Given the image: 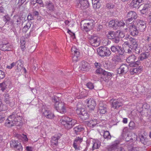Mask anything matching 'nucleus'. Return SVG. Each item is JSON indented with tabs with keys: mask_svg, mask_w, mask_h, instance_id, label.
<instances>
[{
	"mask_svg": "<svg viewBox=\"0 0 151 151\" xmlns=\"http://www.w3.org/2000/svg\"><path fill=\"white\" fill-rule=\"evenodd\" d=\"M3 99L6 104H8L10 106L12 107L14 105V102H11L10 100L9 95V94H5L3 95Z\"/></svg>",
	"mask_w": 151,
	"mask_h": 151,
	"instance_id": "nucleus-23",
	"label": "nucleus"
},
{
	"mask_svg": "<svg viewBox=\"0 0 151 151\" xmlns=\"http://www.w3.org/2000/svg\"><path fill=\"white\" fill-rule=\"evenodd\" d=\"M0 50L4 51H10L13 50V46L9 43L0 45Z\"/></svg>",
	"mask_w": 151,
	"mask_h": 151,
	"instance_id": "nucleus-15",
	"label": "nucleus"
},
{
	"mask_svg": "<svg viewBox=\"0 0 151 151\" xmlns=\"http://www.w3.org/2000/svg\"><path fill=\"white\" fill-rule=\"evenodd\" d=\"M111 51L113 52L117 53L118 55L124 56L125 50L121 46L119 45H112L111 47Z\"/></svg>",
	"mask_w": 151,
	"mask_h": 151,
	"instance_id": "nucleus-5",
	"label": "nucleus"
},
{
	"mask_svg": "<svg viewBox=\"0 0 151 151\" xmlns=\"http://www.w3.org/2000/svg\"><path fill=\"white\" fill-rule=\"evenodd\" d=\"M112 41L116 43H118L119 41V38L118 33L112 39Z\"/></svg>",
	"mask_w": 151,
	"mask_h": 151,
	"instance_id": "nucleus-44",
	"label": "nucleus"
},
{
	"mask_svg": "<svg viewBox=\"0 0 151 151\" xmlns=\"http://www.w3.org/2000/svg\"><path fill=\"white\" fill-rule=\"evenodd\" d=\"M8 24H10L11 27H15L16 26L15 24L14 21H13V19L12 18V19L9 20L8 22Z\"/></svg>",
	"mask_w": 151,
	"mask_h": 151,
	"instance_id": "nucleus-56",
	"label": "nucleus"
},
{
	"mask_svg": "<svg viewBox=\"0 0 151 151\" xmlns=\"http://www.w3.org/2000/svg\"><path fill=\"white\" fill-rule=\"evenodd\" d=\"M13 19L16 26L17 27L19 26L21 22V17L20 16L17 14L15 15L13 17Z\"/></svg>",
	"mask_w": 151,
	"mask_h": 151,
	"instance_id": "nucleus-26",
	"label": "nucleus"
},
{
	"mask_svg": "<svg viewBox=\"0 0 151 151\" xmlns=\"http://www.w3.org/2000/svg\"><path fill=\"white\" fill-rule=\"evenodd\" d=\"M129 41L131 43L130 46L132 47L133 51L135 53L139 54L142 52V50H141V48L136 40L133 38L130 39Z\"/></svg>",
	"mask_w": 151,
	"mask_h": 151,
	"instance_id": "nucleus-3",
	"label": "nucleus"
},
{
	"mask_svg": "<svg viewBox=\"0 0 151 151\" xmlns=\"http://www.w3.org/2000/svg\"><path fill=\"white\" fill-rule=\"evenodd\" d=\"M17 63V66L23 68V61L21 60H19L17 61L16 63Z\"/></svg>",
	"mask_w": 151,
	"mask_h": 151,
	"instance_id": "nucleus-49",
	"label": "nucleus"
},
{
	"mask_svg": "<svg viewBox=\"0 0 151 151\" xmlns=\"http://www.w3.org/2000/svg\"><path fill=\"white\" fill-rule=\"evenodd\" d=\"M74 55L72 57V60L73 62H77L78 60V57L79 56V53L76 51H74Z\"/></svg>",
	"mask_w": 151,
	"mask_h": 151,
	"instance_id": "nucleus-39",
	"label": "nucleus"
},
{
	"mask_svg": "<svg viewBox=\"0 0 151 151\" xmlns=\"http://www.w3.org/2000/svg\"><path fill=\"white\" fill-rule=\"evenodd\" d=\"M14 148L16 151H22V146L19 142L18 143V144Z\"/></svg>",
	"mask_w": 151,
	"mask_h": 151,
	"instance_id": "nucleus-45",
	"label": "nucleus"
},
{
	"mask_svg": "<svg viewBox=\"0 0 151 151\" xmlns=\"http://www.w3.org/2000/svg\"><path fill=\"white\" fill-rule=\"evenodd\" d=\"M88 0H78L77 1L76 6L82 9H85L89 6Z\"/></svg>",
	"mask_w": 151,
	"mask_h": 151,
	"instance_id": "nucleus-10",
	"label": "nucleus"
},
{
	"mask_svg": "<svg viewBox=\"0 0 151 151\" xmlns=\"http://www.w3.org/2000/svg\"><path fill=\"white\" fill-rule=\"evenodd\" d=\"M129 127L130 129H133L136 128L135 123L132 121H131L129 124Z\"/></svg>",
	"mask_w": 151,
	"mask_h": 151,
	"instance_id": "nucleus-50",
	"label": "nucleus"
},
{
	"mask_svg": "<svg viewBox=\"0 0 151 151\" xmlns=\"http://www.w3.org/2000/svg\"><path fill=\"white\" fill-rule=\"evenodd\" d=\"M114 6V5L113 4L111 3H110L106 4V7L109 9H113Z\"/></svg>",
	"mask_w": 151,
	"mask_h": 151,
	"instance_id": "nucleus-59",
	"label": "nucleus"
},
{
	"mask_svg": "<svg viewBox=\"0 0 151 151\" xmlns=\"http://www.w3.org/2000/svg\"><path fill=\"white\" fill-rule=\"evenodd\" d=\"M130 35L133 36H136L139 34V31L137 27L134 23L131 24L128 26Z\"/></svg>",
	"mask_w": 151,
	"mask_h": 151,
	"instance_id": "nucleus-13",
	"label": "nucleus"
},
{
	"mask_svg": "<svg viewBox=\"0 0 151 151\" xmlns=\"http://www.w3.org/2000/svg\"><path fill=\"white\" fill-rule=\"evenodd\" d=\"M103 137L105 139L107 140L110 139L111 138V135L109 131H104V132Z\"/></svg>",
	"mask_w": 151,
	"mask_h": 151,
	"instance_id": "nucleus-41",
	"label": "nucleus"
},
{
	"mask_svg": "<svg viewBox=\"0 0 151 151\" xmlns=\"http://www.w3.org/2000/svg\"><path fill=\"white\" fill-rule=\"evenodd\" d=\"M142 1V0H132L131 4L133 7L138 8L140 6Z\"/></svg>",
	"mask_w": 151,
	"mask_h": 151,
	"instance_id": "nucleus-28",
	"label": "nucleus"
},
{
	"mask_svg": "<svg viewBox=\"0 0 151 151\" xmlns=\"http://www.w3.org/2000/svg\"><path fill=\"white\" fill-rule=\"evenodd\" d=\"M93 144L92 150L99 149L101 145L100 142L98 140H96L93 142Z\"/></svg>",
	"mask_w": 151,
	"mask_h": 151,
	"instance_id": "nucleus-35",
	"label": "nucleus"
},
{
	"mask_svg": "<svg viewBox=\"0 0 151 151\" xmlns=\"http://www.w3.org/2000/svg\"><path fill=\"white\" fill-rule=\"evenodd\" d=\"M73 129L75 133L78 134H79V132L83 131L84 128L82 126L79 125L75 127Z\"/></svg>",
	"mask_w": 151,
	"mask_h": 151,
	"instance_id": "nucleus-33",
	"label": "nucleus"
},
{
	"mask_svg": "<svg viewBox=\"0 0 151 151\" xmlns=\"http://www.w3.org/2000/svg\"><path fill=\"white\" fill-rule=\"evenodd\" d=\"M88 38L89 39V42L92 46L97 47L100 45V39L98 36L92 35Z\"/></svg>",
	"mask_w": 151,
	"mask_h": 151,
	"instance_id": "nucleus-7",
	"label": "nucleus"
},
{
	"mask_svg": "<svg viewBox=\"0 0 151 151\" xmlns=\"http://www.w3.org/2000/svg\"><path fill=\"white\" fill-rule=\"evenodd\" d=\"M116 21L112 20L109 22V26L113 28H115L117 27V24L116 23Z\"/></svg>",
	"mask_w": 151,
	"mask_h": 151,
	"instance_id": "nucleus-40",
	"label": "nucleus"
},
{
	"mask_svg": "<svg viewBox=\"0 0 151 151\" xmlns=\"http://www.w3.org/2000/svg\"><path fill=\"white\" fill-rule=\"evenodd\" d=\"M136 23V25L138 31L141 32H144L147 27L145 22L142 20L138 19Z\"/></svg>",
	"mask_w": 151,
	"mask_h": 151,
	"instance_id": "nucleus-11",
	"label": "nucleus"
},
{
	"mask_svg": "<svg viewBox=\"0 0 151 151\" xmlns=\"http://www.w3.org/2000/svg\"><path fill=\"white\" fill-rule=\"evenodd\" d=\"M116 23L117 24V26H118V27L123 26L125 24V23L123 21H116Z\"/></svg>",
	"mask_w": 151,
	"mask_h": 151,
	"instance_id": "nucleus-54",
	"label": "nucleus"
},
{
	"mask_svg": "<svg viewBox=\"0 0 151 151\" xmlns=\"http://www.w3.org/2000/svg\"><path fill=\"white\" fill-rule=\"evenodd\" d=\"M129 67L126 64H123L121 65L117 70V73L119 74H124L129 70Z\"/></svg>",
	"mask_w": 151,
	"mask_h": 151,
	"instance_id": "nucleus-14",
	"label": "nucleus"
},
{
	"mask_svg": "<svg viewBox=\"0 0 151 151\" xmlns=\"http://www.w3.org/2000/svg\"><path fill=\"white\" fill-rule=\"evenodd\" d=\"M118 33V32L114 31L109 32L106 36L107 38L109 39L112 40L113 37L116 35Z\"/></svg>",
	"mask_w": 151,
	"mask_h": 151,
	"instance_id": "nucleus-36",
	"label": "nucleus"
},
{
	"mask_svg": "<svg viewBox=\"0 0 151 151\" xmlns=\"http://www.w3.org/2000/svg\"><path fill=\"white\" fill-rule=\"evenodd\" d=\"M97 51L98 54L101 57L109 56L111 54L109 49L105 46L100 47L98 48Z\"/></svg>",
	"mask_w": 151,
	"mask_h": 151,
	"instance_id": "nucleus-4",
	"label": "nucleus"
},
{
	"mask_svg": "<svg viewBox=\"0 0 151 151\" xmlns=\"http://www.w3.org/2000/svg\"><path fill=\"white\" fill-rule=\"evenodd\" d=\"M79 68L81 71L86 72L89 71L91 69L90 65L87 62L83 61L81 62V65Z\"/></svg>",
	"mask_w": 151,
	"mask_h": 151,
	"instance_id": "nucleus-16",
	"label": "nucleus"
},
{
	"mask_svg": "<svg viewBox=\"0 0 151 151\" xmlns=\"http://www.w3.org/2000/svg\"><path fill=\"white\" fill-rule=\"evenodd\" d=\"M136 58V56L134 54H132L128 57L126 61L128 63L131 64L134 63Z\"/></svg>",
	"mask_w": 151,
	"mask_h": 151,
	"instance_id": "nucleus-31",
	"label": "nucleus"
},
{
	"mask_svg": "<svg viewBox=\"0 0 151 151\" xmlns=\"http://www.w3.org/2000/svg\"><path fill=\"white\" fill-rule=\"evenodd\" d=\"M59 136H54L51 138V142L52 145L56 146L58 145V140L60 139Z\"/></svg>",
	"mask_w": 151,
	"mask_h": 151,
	"instance_id": "nucleus-37",
	"label": "nucleus"
},
{
	"mask_svg": "<svg viewBox=\"0 0 151 151\" xmlns=\"http://www.w3.org/2000/svg\"><path fill=\"white\" fill-rule=\"evenodd\" d=\"M4 20L6 22H8L10 19V18L8 15H5L3 17Z\"/></svg>",
	"mask_w": 151,
	"mask_h": 151,
	"instance_id": "nucleus-57",
	"label": "nucleus"
},
{
	"mask_svg": "<svg viewBox=\"0 0 151 151\" xmlns=\"http://www.w3.org/2000/svg\"><path fill=\"white\" fill-rule=\"evenodd\" d=\"M16 62H13L12 64L9 65H7L6 66V68L9 69H11L14 66L16 65Z\"/></svg>",
	"mask_w": 151,
	"mask_h": 151,
	"instance_id": "nucleus-61",
	"label": "nucleus"
},
{
	"mask_svg": "<svg viewBox=\"0 0 151 151\" xmlns=\"http://www.w3.org/2000/svg\"><path fill=\"white\" fill-rule=\"evenodd\" d=\"M150 54L148 52H144L142 53L139 56L138 59L139 60L143 61L144 59L147 58L149 56Z\"/></svg>",
	"mask_w": 151,
	"mask_h": 151,
	"instance_id": "nucleus-27",
	"label": "nucleus"
},
{
	"mask_svg": "<svg viewBox=\"0 0 151 151\" xmlns=\"http://www.w3.org/2000/svg\"><path fill=\"white\" fill-rule=\"evenodd\" d=\"M7 85L4 82H3L2 83H0V86L1 88V90L4 91L6 88Z\"/></svg>",
	"mask_w": 151,
	"mask_h": 151,
	"instance_id": "nucleus-51",
	"label": "nucleus"
},
{
	"mask_svg": "<svg viewBox=\"0 0 151 151\" xmlns=\"http://www.w3.org/2000/svg\"><path fill=\"white\" fill-rule=\"evenodd\" d=\"M13 119V123L14 126H19L20 125V123L22 116H18L16 112L13 113L12 115H10Z\"/></svg>",
	"mask_w": 151,
	"mask_h": 151,
	"instance_id": "nucleus-12",
	"label": "nucleus"
},
{
	"mask_svg": "<svg viewBox=\"0 0 151 151\" xmlns=\"http://www.w3.org/2000/svg\"><path fill=\"white\" fill-rule=\"evenodd\" d=\"M126 48L127 49V53H132V47L131 46L130 47H128H128L127 46L126 47Z\"/></svg>",
	"mask_w": 151,
	"mask_h": 151,
	"instance_id": "nucleus-62",
	"label": "nucleus"
},
{
	"mask_svg": "<svg viewBox=\"0 0 151 151\" xmlns=\"http://www.w3.org/2000/svg\"><path fill=\"white\" fill-rule=\"evenodd\" d=\"M7 109V107L5 105L3 104L0 106V111H5Z\"/></svg>",
	"mask_w": 151,
	"mask_h": 151,
	"instance_id": "nucleus-53",
	"label": "nucleus"
},
{
	"mask_svg": "<svg viewBox=\"0 0 151 151\" xmlns=\"http://www.w3.org/2000/svg\"><path fill=\"white\" fill-rule=\"evenodd\" d=\"M138 148L137 147H129L128 150L129 151H137Z\"/></svg>",
	"mask_w": 151,
	"mask_h": 151,
	"instance_id": "nucleus-64",
	"label": "nucleus"
},
{
	"mask_svg": "<svg viewBox=\"0 0 151 151\" xmlns=\"http://www.w3.org/2000/svg\"><path fill=\"white\" fill-rule=\"evenodd\" d=\"M87 100V106L89 108V111L93 110L96 106L95 101L91 99Z\"/></svg>",
	"mask_w": 151,
	"mask_h": 151,
	"instance_id": "nucleus-20",
	"label": "nucleus"
},
{
	"mask_svg": "<svg viewBox=\"0 0 151 151\" xmlns=\"http://www.w3.org/2000/svg\"><path fill=\"white\" fill-rule=\"evenodd\" d=\"M83 141L82 138L79 137H76L75 139L73 146L76 150H80V144Z\"/></svg>",
	"mask_w": 151,
	"mask_h": 151,
	"instance_id": "nucleus-17",
	"label": "nucleus"
},
{
	"mask_svg": "<svg viewBox=\"0 0 151 151\" xmlns=\"http://www.w3.org/2000/svg\"><path fill=\"white\" fill-rule=\"evenodd\" d=\"M137 135L134 133L129 134L127 135L126 139L127 141L130 142L135 141L137 139Z\"/></svg>",
	"mask_w": 151,
	"mask_h": 151,
	"instance_id": "nucleus-25",
	"label": "nucleus"
},
{
	"mask_svg": "<svg viewBox=\"0 0 151 151\" xmlns=\"http://www.w3.org/2000/svg\"><path fill=\"white\" fill-rule=\"evenodd\" d=\"M27 19L28 21L34 19L33 16L32 14L29 13L27 16Z\"/></svg>",
	"mask_w": 151,
	"mask_h": 151,
	"instance_id": "nucleus-63",
	"label": "nucleus"
},
{
	"mask_svg": "<svg viewBox=\"0 0 151 151\" xmlns=\"http://www.w3.org/2000/svg\"><path fill=\"white\" fill-rule=\"evenodd\" d=\"M110 102L111 104L112 107L115 109H117L120 107L121 106L122 103L118 99H111Z\"/></svg>",
	"mask_w": 151,
	"mask_h": 151,
	"instance_id": "nucleus-18",
	"label": "nucleus"
},
{
	"mask_svg": "<svg viewBox=\"0 0 151 151\" xmlns=\"http://www.w3.org/2000/svg\"><path fill=\"white\" fill-rule=\"evenodd\" d=\"M99 122L98 120H97L96 119H94L93 120H92L90 121V123L92 125V126L93 127L96 125L98 126V125L97 124H99Z\"/></svg>",
	"mask_w": 151,
	"mask_h": 151,
	"instance_id": "nucleus-43",
	"label": "nucleus"
},
{
	"mask_svg": "<svg viewBox=\"0 0 151 151\" xmlns=\"http://www.w3.org/2000/svg\"><path fill=\"white\" fill-rule=\"evenodd\" d=\"M119 140L115 141L114 144L110 146H108L107 147V149L108 151H112L115 150L119 147Z\"/></svg>",
	"mask_w": 151,
	"mask_h": 151,
	"instance_id": "nucleus-22",
	"label": "nucleus"
},
{
	"mask_svg": "<svg viewBox=\"0 0 151 151\" xmlns=\"http://www.w3.org/2000/svg\"><path fill=\"white\" fill-rule=\"evenodd\" d=\"M134 19L132 18H128L126 20V23L127 24H131L134 21Z\"/></svg>",
	"mask_w": 151,
	"mask_h": 151,
	"instance_id": "nucleus-60",
	"label": "nucleus"
},
{
	"mask_svg": "<svg viewBox=\"0 0 151 151\" xmlns=\"http://www.w3.org/2000/svg\"><path fill=\"white\" fill-rule=\"evenodd\" d=\"M127 18H132L134 19H136L137 17V13L133 11L129 12L127 14Z\"/></svg>",
	"mask_w": 151,
	"mask_h": 151,
	"instance_id": "nucleus-29",
	"label": "nucleus"
},
{
	"mask_svg": "<svg viewBox=\"0 0 151 151\" xmlns=\"http://www.w3.org/2000/svg\"><path fill=\"white\" fill-rule=\"evenodd\" d=\"M142 68L140 66L139 68H131L130 70V73L131 75H134L135 73H137L138 72H140L142 71Z\"/></svg>",
	"mask_w": 151,
	"mask_h": 151,
	"instance_id": "nucleus-34",
	"label": "nucleus"
},
{
	"mask_svg": "<svg viewBox=\"0 0 151 151\" xmlns=\"http://www.w3.org/2000/svg\"><path fill=\"white\" fill-rule=\"evenodd\" d=\"M60 122L67 129H70L77 123L76 120L72 119L67 116L62 117L60 120Z\"/></svg>",
	"mask_w": 151,
	"mask_h": 151,
	"instance_id": "nucleus-1",
	"label": "nucleus"
},
{
	"mask_svg": "<svg viewBox=\"0 0 151 151\" xmlns=\"http://www.w3.org/2000/svg\"><path fill=\"white\" fill-rule=\"evenodd\" d=\"M52 99V101L54 102L55 103L57 102H60V101H60V98L55 96H53Z\"/></svg>",
	"mask_w": 151,
	"mask_h": 151,
	"instance_id": "nucleus-52",
	"label": "nucleus"
},
{
	"mask_svg": "<svg viewBox=\"0 0 151 151\" xmlns=\"http://www.w3.org/2000/svg\"><path fill=\"white\" fill-rule=\"evenodd\" d=\"M42 112L43 115L47 118L52 119L54 117V115L50 110L45 109H42Z\"/></svg>",
	"mask_w": 151,
	"mask_h": 151,
	"instance_id": "nucleus-21",
	"label": "nucleus"
},
{
	"mask_svg": "<svg viewBox=\"0 0 151 151\" xmlns=\"http://www.w3.org/2000/svg\"><path fill=\"white\" fill-rule=\"evenodd\" d=\"M18 143H19V142L16 141L15 140H12L10 142V146L11 147L14 148L18 144Z\"/></svg>",
	"mask_w": 151,
	"mask_h": 151,
	"instance_id": "nucleus-46",
	"label": "nucleus"
},
{
	"mask_svg": "<svg viewBox=\"0 0 151 151\" xmlns=\"http://www.w3.org/2000/svg\"><path fill=\"white\" fill-rule=\"evenodd\" d=\"M117 32H118V35H119V37H120L121 38H122L124 37L125 35L123 32L117 31Z\"/></svg>",
	"mask_w": 151,
	"mask_h": 151,
	"instance_id": "nucleus-58",
	"label": "nucleus"
},
{
	"mask_svg": "<svg viewBox=\"0 0 151 151\" xmlns=\"http://www.w3.org/2000/svg\"><path fill=\"white\" fill-rule=\"evenodd\" d=\"M54 107L58 111L62 114H65L66 112L64 103L62 101L55 103Z\"/></svg>",
	"mask_w": 151,
	"mask_h": 151,
	"instance_id": "nucleus-8",
	"label": "nucleus"
},
{
	"mask_svg": "<svg viewBox=\"0 0 151 151\" xmlns=\"http://www.w3.org/2000/svg\"><path fill=\"white\" fill-rule=\"evenodd\" d=\"M76 111L77 114L80 115L81 118L83 121L87 119L89 117V114L87 112V111L84 108H81L80 109H77L76 110Z\"/></svg>",
	"mask_w": 151,
	"mask_h": 151,
	"instance_id": "nucleus-9",
	"label": "nucleus"
},
{
	"mask_svg": "<svg viewBox=\"0 0 151 151\" xmlns=\"http://www.w3.org/2000/svg\"><path fill=\"white\" fill-rule=\"evenodd\" d=\"M97 68L96 71V73L99 74H102L101 78V79H102V81H106L108 79L107 76H111V73L103 70L101 68Z\"/></svg>",
	"mask_w": 151,
	"mask_h": 151,
	"instance_id": "nucleus-6",
	"label": "nucleus"
},
{
	"mask_svg": "<svg viewBox=\"0 0 151 151\" xmlns=\"http://www.w3.org/2000/svg\"><path fill=\"white\" fill-rule=\"evenodd\" d=\"M87 87L90 89H92L94 88L93 84L91 82H88L86 84Z\"/></svg>",
	"mask_w": 151,
	"mask_h": 151,
	"instance_id": "nucleus-55",
	"label": "nucleus"
},
{
	"mask_svg": "<svg viewBox=\"0 0 151 151\" xmlns=\"http://www.w3.org/2000/svg\"><path fill=\"white\" fill-rule=\"evenodd\" d=\"M46 7L50 11L52 12L54 10V6L52 2H49L48 4L46 5Z\"/></svg>",
	"mask_w": 151,
	"mask_h": 151,
	"instance_id": "nucleus-42",
	"label": "nucleus"
},
{
	"mask_svg": "<svg viewBox=\"0 0 151 151\" xmlns=\"http://www.w3.org/2000/svg\"><path fill=\"white\" fill-rule=\"evenodd\" d=\"M94 24V21L93 19L85 20L81 22V27L83 30L88 32L92 29Z\"/></svg>",
	"mask_w": 151,
	"mask_h": 151,
	"instance_id": "nucleus-2",
	"label": "nucleus"
},
{
	"mask_svg": "<svg viewBox=\"0 0 151 151\" xmlns=\"http://www.w3.org/2000/svg\"><path fill=\"white\" fill-rule=\"evenodd\" d=\"M150 6L148 4H145L142 9L140 10L141 13L143 14L147 13Z\"/></svg>",
	"mask_w": 151,
	"mask_h": 151,
	"instance_id": "nucleus-32",
	"label": "nucleus"
},
{
	"mask_svg": "<svg viewBox=\"0 0 151 151\" xmlns=\"http://www.w3.org/2000/svg\"><path fill=\"white\" fill-rule=\"evenodd\" d=\"M100 0H92L93 7L95 9H98L100 7Z\"/></svg>",
	"mask_w": 151,
	"mask_h": 151,
	"instance_id": "nucleus-38",
	"label": "nucleus"
},
{
	"mask_svg": "<svg viewBox=\"0 0 151 151\" xmlns=\"http://www.w3.org/2000/svg\"><path fill=\"white\" fill-rule=\"evenodd\" d=\"M107 110V106L103 102H100L99 106L98 111L101 114H105Z\"/></svg>",
	"mask_w": 151,
	"mask_h": 151,
	"instance_id": "nucleus-19",
	"label": "nucleus"
},
{
	"mask_svg": "<svg viewBox=\"0 0 151 151\" xmlns=\"http://www.w3.org/2000/svg\"><path fill=\"white\" fill-rule=\"evenodd\" d=\"M6 116L4 113H0V123L2 122L5 119Z\"/></svg>",
	"mask_w": 151,
	"mask_h": 151,
	"instance_id": "nucleus-48",
	"label": "nucleus"
},
{
	"mask_svg": "<svg viewBox=\"0 0 151 151\" xmlns=\"http://www.w3.org/2000/svg\"><path fill=\"white\" fill-rule=\"evenodd\" d=\"M88 53L89 56H92L95 53V50L93 48L88 49Z\"/></svg>",
	"mask_w": 151,
	"mask_h": 151,
	"instance_id": "nucleus-47",
	"label": "nucleus"
},
{
	"mask_svg": "<svg viewBox=\"0 0 151 151\" xmlns=\"http://www.w3.org/2000/svg\"><path fill=\"white\" fill-rule=\"evenodd\" d=\"M140 142L144 145H146L147 144L148 140L147 138V135L144 134H143L139 136Z\"/></svg>",
	"mask_w": 151,
	"mask_h": 151,
	"instance_id": "nucleus-24",
	"label": "nucleus"
},
{
	"mask_svg": "<svg viewBox=\"0 0 151 151\" xmlns=\"http://www.w3.org/2000/svg\"><path fill=\"white\" fill-rule=\"evenodd\" d=\"M5 126L8 127H11L14 126L13 123V119L10 115L8 117L7 120L5 123Z\"/></svg>",
	"mask_w": 151,
	"mask_h": 151,
	"instance_id": "nucleus-30",
	"label": "nucleus"
}]
</instances>
